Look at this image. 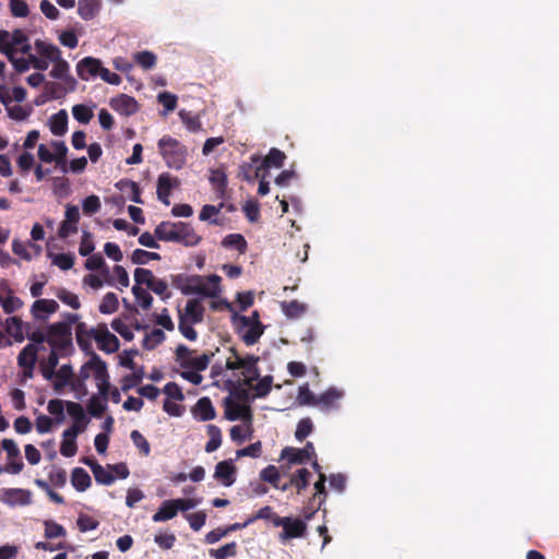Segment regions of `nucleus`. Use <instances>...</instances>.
<instances>
[{"instance_id":"f257e3e1","label":"nucleus","mask_w":559,"mask_h":559,"mask_svg":"<svg viewBox=\"0 0 559 559\" xmlns=\"http://www.w3.org/2000/svg\"><path fill=\"white\" fill-rule=\"evenodd\" d=\"M171 285L183 295L198 294L204 297H216L221 292V276L216 274L206 277L201 275L174 274L170 275Z\"/></svg>"},{"instance_id":"f03ea898","label":"nucleus","mask_w":559,"mask_h":559,"mask_svg":"<svg viewBox=\"0 0 559 559\" xmlns=\"http://www.w3.org/2000/svg\"><path fill=\"white\" fill-rule=\"evenodd\" d=\"M157 147L167 167L178 170L185 166L188 148L180 141L167 134L158 140Z\"/></svg>"},{"instance_id":"7ed1b4c3","label":"nucleus","mask_w":559,"mask_h":559,"mask_svg":"<svg viewBox=\"0 0 559 559\" xmlns=\"http://www.w3.org/2000/svg\"><path fill=\"white\" fill-rule=\"evenodd\" d=\"M230 321L236 334L247 346L257 344L264 333V325L252 323L247 316L235 312L231 314Z\"/></svg>"},{"instance_id":"20e7f679","label":"nucleus","mask_w":559,"mask_h":559,"mask_svg":"<svg viewBox=\"0 0 559 559\" xmlns=\"http://www.w3.org/2000/svg\"><path fill=\"white\" fill-rule=\"evenodd\" d=\"M195 350L190 349L188 346L180 344L175 350L176 361L182 369H193L195 371H204L207 369L214 354L203 353L201 356L193 357Z\"/></svg>"},{"instance_id":"39448f33","label":"nucleus","mask_w":559,"mask_h":559,"mask_svg":"<svg viewBox=\"0 0 559 559\" xmlns=\"http://www.w3.org/2000/svg\"><path fill=\"white\" fill-rule=\"evenodd\" d=\"M282 527L278 538L285 544L295 538H302L307 533V522L300 518L281 516L275 521V527Z\"/></svg>"},{"instance_id":"423d86ee","label":"nucleus","mask_w":559,"mask_h":559,"mask_svg":"<svg viewBox=\"0 0 559 559\" xmlns=\"http://www.w3.org/2000/svg\"><path fill=\"white\" fill-rule=\"evenodd\" d=\"M47 343L51 348L64 350L72 345V329L69 323L57 322L47 330Z\"/></svg>"},{"instance_id":"0eeeda50","label":"nucleus","mask_w":559,"mask_h":559,"mask_svg":"<svg viewBox=\"0 0 559 559\" xmlns=\"http://www.w3.org/2000/svg\"><path fill=\"white\" fill-rule=\"evenodd\" d=\"M316 456L312 442H307L302 449L286 447L282 450L281 457L286 459L290 464H305Z\"/></svg>"},{"instance_id":"6e6552de","label":"nucleus","mask_w":559,"mask_h":559,"mask_svg":"<svg viewBox=\"0 0 559 559\" xmlns=\"http://www.w3.org/2000/svg\"><path fill=\"white\" fill-rule=\"evenodd\" d=\"M109 106L121 116L130 117L140 110L136 99L127 94H119L109 100Z\"/></svg>"},{"instance_id":"1a4fd4ad","label":"nucleus","mask_w":559,"mask_h":559,"mask_svg":"<svg viewBox=\"0 0 559 559\" xmlns=\"http://www.w3.org/2000/svg\"><path fill=\"white\" fill-rule=\"evenodd\" d=\"M180 186V180L177 177H173L169 173H162L157 178V199L165 205H169V197L171 190Z\"/></svg>"},{"instance_id":"9d476101","label":"nucleus","mask_w":559,"mask_h":559,"mask_svg":"<svg viewBox=\"0 0 559 559\" xmlns=\"http://www.w3.org/2000/svg\"><path fill=\"white\" fill-rule=\"evenodd\" d=\"M53 67L49 75L56 80H60L63 84L68 85V90L75 91L78 82L70 75V66L62 57L52 62Z\"/></svg>"},{"instance_id":"9b49d317","label":"nucleus","mask_w":559,"mask_h":559,"mask_svg":"<svg viewBox=\"0 0 559 559\" xmlns=\"http://www.w3.org/2000/svg\"><path fill=\"white\" fill-rule=\"evenodd\" d=\"M95 341L98 344V348L107 354L117 352L120 346L118 337L108 331L105 323L98 325V332L95 334Z\"/></svg>"},{"instance_id":"f8f14e48","label":"nucleus","mask_w":559,"mask_h":559,"mask_svg":"<svg viewBox=\"0 0 559 559\" xmlns=\"http://www.w3.org/2000/svg\"><path fill=\"white\" fill-rule=\"evenodd\" d=\"M0 500L8 506H28L32 502L31 492L21 488H7L3 489Z\"/></svg>"},{"instance_id":"ddd939ff","label":"nucleus","mask_w":559,"mask_h":559,"mask_svg":"<svg viewBox=\"0 0 559 559\" xmlns=\"http://www.w3.org/2000/svg\"><path fill=\"white\" fill-rule=\"evenodd\" d=\"M201 240L202 237L195 233L194 228L190 224L179 222L176 238L173 242L181 243L185 247H195L201 242Z\"/></svg>"},{"instance_id":"4468645a","label":"nucleus","mask_w":559,"mask_h":559,"mask_svg":"<svg viewBox=\"0 0 559 559\" xmlns=\"http://www.w3.org/2000/svg\"><path fill=\"white\" fill-rule=\"evenodd\" d=\"M102 61L97 58L85 57L76 64V72L81 80L88 81L91 78L99 75L102 70Z\"/></svg>"},{"instance_id":"2eb2a0df","label":"nucleus","mask_w":559,"mask_h":559,"mask_svg":"<svg viewBox=\"0 0 559 559\" xmlns=\"http://www.w3.org/2000/svg\"><path fill=\"white\" fill-rule=\"evenodd\" d=\"M225 417L228 420H250L252 417L251 408L248 405L237 404L230 396L224 399Z\"/></svg>"},{"instance_id":"dca6fc26","label":"nucleus","mask_w":559,"mask_h":559,"mask_svg":"<svg viewBox=\"0 0 559 559\" xmlns=\"http://www.w3.org/2000/svg\"><path fill=\"white\" fill-rule=\"evenodd\" d=\"M214 477L224 486L229 487L236 480V466L230 460L218 462L215 466Z\"/></svg>"},{"instance_id":"f3484780","label":"nucleus","mask_w":559,"mask_h":559,"mask_svg":"<svg viewBox=\"0 0 559 559\" xmlns=\"http://www.w3.org/2000/svg\"><path fill=\"white\" fill-rule=\"evenodd\" d=\"M261 156L253 154L250 156V163H243L239 167V176L249 182L254 181L260 177L262 169L260 167Z\"/></svg>"},{"instance_id":"a211bd4d","label":"nucleus","mask_w":559,"mask_h":559,"mask_svg":"<svg viewBox=\"0 0 559 559\" xmlns=\"http://www.w3.org/2000/svg\"><path fill=\"white\" fill-rule=\"evenodd\" d=\"M59 309V305L53 299H37L31 308L33 317L37 320H46V314L55 313Z\"/></svg>"},{"instance_id":"6ab92c4d","label":"nucleus","mask_w":559,"mask_h":559,"mask_svg":"<svg viewBox=\"0 0 559 559\" xmlns=\"http://www.w3.org/2000/svg\"><path fill=\"white\" fill-rule=\"evenodd\" d=\"M193 416L201 421H209L216 417L215 408L210 397L204 396L199 399L194 408L192 409Z\"/></svg>"},{"instance_id":"aec40b11","label":"nucleus","mask_w":559,"mask_h":559,"mask_svg":"<svg viewBox=\"0 0 559 559\" xmlns=\"http://www.w3.org/2000/svg\"><path fill=\"white\" fill-rule=\"evenodd\" d=\"M260 358L254 355H247L245 366L242 368L243 374V384L247 386H252V382L257 381L260 378V370L258 368V362Z\"/></svg>"},{"instance_id":"412c9836","label":"nucleus","mask_w":559,"mask_h":559,"mask_svg":"<svg viewBox=\"0 0 559 559\" xmlns=\"http://www.w3.org/2000/svg\"><path fill=\"white\" fill-rule=\"evenodd\" d=\"M98 332V326L96 329H87L86 323L79 322L75 326V336L78 345L82 350H90L92 347L91 338L95 340V334Z\"/></svg>"},{"instance_id":"4be33fe9","label":"nucleus","mask_w":559,"mask_h":559,"mask_svg":"<svg viewBox=\"0 0 559 559\" xmlns=\"http://www.w3.org/2000/svg\"><path fill=\"white\" fill-rule=\"evenodd\" d=\"M116 188L124 193L128 199L138 204H143L140 186L130 179L123 178L116 182Z\"/></svg>"},{"instance_id":"5701e85b","label":"nucleus","mask_w":559,"mask_h":559,"mask_svg":"<svg viewBox=\"0 0 559 559\" xmlns=\"http://www.w3.org/2000/svg\"><path fill=\"white\" fill-rule=\"evenodd\" d=\"M86 367H90L91 370L94 371V379L96 383L109 379L106 362L102 360V358L95 352H91V358L86 362Z\"/></svg>"},{"instance_id":"b1692460","label":"nucleus","mask_w":559,"mask_h":559,"mask_svg":"<svg viewBox=\"0 0 559 559\" xmlns=\"http://www.w3.org/2000/svg\"><path fill=\"white\" fill-rule=\"evenodd\" d=\"M286 159V154L275 147H272L267 155L260 162V167L262 171L267 173V169L275 167L281 168L284 165V162Z\"/></svg>"},{"instance_id":"393cba45","label":"nucleus","mask_w":559,"mask_h":559,"mask_svg":"<svg viewBox=\"0 0 559 559\" xmlns=\"http://www.w3.org/2000/svg\"><path fill=\"white\" fill-rule=\"evenodd\" d=\"M204 308L199 299H190L185 307V313L180 318H187L190 323H200L203 321Z\"/></svg>"},{"instance_id":"a878e982","label":"nucleus","mask_w":559,"mask_h":559,"mask_svg":"<svg viewBox=\"0 0 559 559\" xmlns=\"http://www.w3.org/2000/svg\"><path fill=\"white\" fill-rule=\"evenodd\" d=\"M49 128L53 135L61 136L68 131V112L60 109L49 119Z\"/></svg>"},{"instance_id":"bb28decb","label":"nucleus","mask_w":559,"mask_h":559,"mask_svg":"<svg viewBox=\"0 0 559 559\" xmlns=\"http://www.w3.org/2000/svg\"><path fill=\"white\" fill-rule=\"evenodd\" d=\"M178 513L176 503L174 499L165 500L162 502L157 512H155L152 516L154 522H166L174 519Z\"/></svg>"},{"instance_id":"cd10ccee","label":"nucleus","mask_w":559,"mask_h":559,"mask_svg":"<svg viewBox=\"0 0 559 559\" xmlns=\"http://www.w3.org/2000/svg\"><path fill=\"white\" fill-rule=\"evenodd\" d=\"M58 350L59 349L51 348L47 359L41 360L39 364L40 372L46 380L50 381L55 377L56 367L59 362Z\"/></svg>"},{"instance_id":"c85d7f7f","label":"nucleus","mask_w":559,"mask_h":559,"mask_svg":"<svg viewBox=\"0 0 559 559\" xmlns=\"http://www.w3.org/2000/svg\"><path fill=\"white\" fill-rule=\"evenodd\" d=\"M99 10V0H79L78 2V14L85 21L94 19Z\"/></svg>"},{"instance_id":"c756f323","label":"nucleus","mask_w":559,"mask_h":559,"mask_svg":"<svg viewBox=\"0 0 559 559\" xmlns=\"http://www.w3.org/2000/svg\"><path fill=\"white\" fill-rule=\"evenodd\" d=\"M35 49L39 56H41L48 61V63L53 62L60 57H62L61 50L57 46L48 44L41 39H37L35 41Z\"/></svg>"},{"instance_id":"7c9ffc66","label":"nucleus","mask_w":559,"mask_h":559,"mask_svg":"<svg viewBox=\"0 0 559 559\" xmlns=\"http://www.w3.org/2000/svg\"><path fill=\"white\" fill-rule=\"evenodd\" d=\"M71 484L78 491H85L92 485L88 473L82 467H75L71 473Z\"/></svg>"},{"instance_id":"2f4dec72","label":"nucleus","mask_w":559,"mask_h":559,"mask_svg":"<svg viewBox=\"0 0 559 559\" xmlns=\"http://www.w3.org/2000/svg\"><path fill=\"white\" fill-rule=\"evenodd\" d=\"M179 226V222H162L154 230V235L158 240L171 241L176 238V231Z\"/></svg>"},{"instance_id":"473e14b6","label":"nucleus","mask_w":559,"mask_h":559,"mask_svg":"<svg viewBox=\"0 0 559 559\" xmlns=\"http://www.w3.org/2000/svg\"><path fill=\"white\" fill-rule=\"evenodd\" d=\"M39 349L40 347L35 344H27L17 355V365L20 367L35 366Z\"/></svg>"},{"instance_id":"72a5a7b5","label":"nucleus","mask_w":559,"mask_h":559,"mask_svg":"<svg viewBox=\"0 0 559 559\" xmlns=\"http://www.w3.org/2000/svg\"><path fill=\"white\" fill-rule=\"evenodd\" d=\"M73 369L69 364L62 365L58 371L55 372L56 381L53 388L57 392L61 391L73 379Z\"/></svg>"},{"instance_id":"f704fd0d","label":"nucleus","mask_w":559,"mask_h":559,"mask_svg":"<svg viewBox=\"0 0 559 559\" xmlns=\"http://www.w3.org/2000/svg\"><path fill=\"white\" fill-rule=\"evenodd\" d=\"M281 308L284 314L289 319H298L307 310V306L298 300L282 301Z\"/></svg>"},{"instance_id":"c9c22d12","label":"nucleus","mask_w":559,"mask_h":559,"mask_svg":"<svg viewBox=\"0 0 559 559\" xmlns=\"http://www.w3.org/2000/svg\"><path fill=\"white\" fill-rule=\"evenodd\" d=\"M69 92L71 91L68 90V85L63 83L48 81L44 84V95L48 99H60Z\"/></svg>"},{"instance_id":"e433bc0d","label":"nucleus","mask_w":559,"mask_h":559,"mask_svg":"<svg viewBox=\"0 0 559 559\" xmlns=\"http://www.w3.org/2000/svg\"><path fill=\"white\" fill-rule=\"evenodd\" d=\"M23 321L19 317H10L5 321V332L12 336L15 342H23Z\"/></svg>"},{"instance_id":"4c0bfd02","label":"nucleus","mask_w":559,"mask_h":559,"mask_svg":"<svg viewBox=\"0 0 559 559\" xmlns=\"http://www.w3.org/2000/svg\"><path fill=\"white\" fill-rule=\"evenodd\" d=\"M206 432L210 440L205 444V451L212 453L216 451L222 444V431L216 425H207Z\"/></svg>"},{"instance_id":"58836bf2","label":"nucleus","mask_w":559,"mask_h":559,"mask_svg":"<svg viewBox=\"0 0 559 559\" xmlns=\"http://www.w3.org/2000/svg\"><path fill=\"white\" fill-rule=\"evenodd\" d=\"M243 385H245L243 381L241 382L240 380H238V381L228 380L225 383L226 389L230 393V397L233 396L236 400L245 403V402L249 401V393H248L247 389L243 388Z\"/></svg>"},{"instance_id":"ea45409f","label":"nucleus","mask_w":559,"mask_h":559,"mask_svg":"<svg viewBox=\"0 0 559 559\" xmlns=\"http://www.w3.org/2000/svg\"><path fill=\"white\" fill-rule=\"evenodd\" d=\"M311 473L307 468H299L289 479V485H294L297 492L300 493L309 485Z\"/></svg>"},{"instance_id":"a19ab883","label":"nucleus","mask_w":559,"mask_h":559,"mask_svg":"<svg viewBox=\"0 0 559 559\" xmlns=\"http://www.w3.org/2000/svg\"><path fill=\"white\" fill-rule=\"evenodd\" d=\"M106 408L107 400H104L103 396L96 394L91 396L87 404V411L93 417L100 418L104 415Z\"/></svg>"},{"instance_id":"79ce46f5","label":"nucleus","mask_w":559,"mask_h":559,"mask_svg":"<svg viewBox=\"0 0 559 559\" xmlns=\"http://www.w3.org/2000/svg\"><path fill=\"white\" fill-rule=\"evenodd\" d=\"M165 338L166 335L160 329H153L151 333L144 336L142 346L147 350H152L162 344Z\"/></svg>"},{"instance_id":"37998d69","label":"nucleus","mask_w":559,"mask_h":559,"mask_svg":"<svg viewBox=\"0 0 559 559\" xmlns=\"http://www.w3.org/2000/svg\"><path fill=\"white\" fill-rule=\"evenodd\" d=\"M222 246L225 248H235L240 253H245L247 249V241L240 234H229L223 238Z\"/></svg>"},{"instance_id":"c03bdc74","label":"nucleus","mask_w":559,"mask_h":559,"mask_svg":"<svg viewBox=\"0 0 559 559\" xmlns=\"http://www.w3.org/2000/svg\"><path fill=\"white\" fill-rule=\"evenodd\" d=\"M66 407L69 416L73 418L75 423H82V426L87 425V419L84 413V408L81 404L72 401L66 402Z\"/></svg>"},{"instance_id":"a18cd8bd","label":"nucleus","mask_w":559,"mask_h":559,"mask_svg":"<svg viewBox=\"0 0 559 559\" xmlns=\"http://www.w3.org/2000/svg\"><path fill=\"white\" fill-rule=\"evenodd\" d=\"M162 259L159 253L150 252L143 249H135L131 254V262L133 264H147L151 260L159 261Z\"/></svg>"},{"instance_id":"49530a36","label":"nucleus","mask_w":559,"mask_h":559,"mask_svg":"<svg viewBox=\"0 0 559 559\" xmlns=\"http://www.w3.org/2000/svg\"><path fill=\"white\" fill-rule=\"evenodd\" d=\"M210 181L213 185L215 191L219 197L225 194V190L227 188V176L221 169H215L212 171V176L210 177Z\"/></svg>"},{"instance_id":"de8ad7c7","label":"nucleus","mask_w":559,"mask_h":559,"mask_svg":"<svg viewBox=\"0 0 559 559\" xmlns=\"http://www.w3.org/2000/svg\"><path fill=\"white\" fill-rule=\"evenodd\" d=\"M296 402L300 406L317 405V397L309 389L308 383L299 386Z\"/></svg>"},{"instance_id":"09e8293b","label":"nucleus","mask_w":559,"mask_h":559,"mask_svg":"<svg viewBox=\"0 0 559 559\" xmlns=\"http://www.w3.org/2000/svg\"><path fill=\"white\" fill-rule=\"evenodd\" d=\"M179 117L186 128L191 132H199L202 129V123L198 115L190 111L181 110Z\"/></svg>"},{"instance_id":"8fccbe9b","label":"nucleus","mask_w":559,"mask_h":559,"mask_svg":"<svg viewBox=\"0 0 559 559\" xmlns=\"http://www.w3.org/2000/svg\"><path fill=\"white\" fill-rule=\"evenodd\" d=\"M237 544L235 542L228 543L217 549H210V556L214 559H227L237 555Z\"/></svg>"},{"instance_id":"3c124183","label":"nucleus","mask_w":559,"mask_h":559,"mask_svg":"<svg viewBox=\"0 0 559 559\" xmlns=\"http://www.w3.org/2000/svg\"><path fill=\"white\" fill-rule=\"evenodd\" d=\"M119 301L115 293H107L99 305V311L104 314H110L118 310Z\"/></svg>"},{"instance_id":"603ef678","label":"nucleus","mask_w":559,"mask_h":559,"mask_svg":"<svg viewBox=\"0 0 559 559\" xmlns=\"http://www.w3.org/2000/svg\"><path fill=\"white\" fill-rule=\"evenodd\" d=\"M257 381V384H252L250 388L254 390L257 397H265L271 392L273 377L265 376L263 378H259Z\"/></svg>"},{"instance_id":"864d4df0","label":"nucleus","mask_w":559,"mask_h":559,"mask_svg":"<svg viewBox=\"0 0 559 559\" xmlns=\"http://www.w3.org/2000/svg\"><path fill=\"white\" fill-rule=\"evenodd\" d=\"M72 115L74 119L80 123H88L93 118L92 109L83 104H78L72 107Z\"/></svg>"},{"instance_id":"5fc2aeb1","label":"nucleus","mask_w":559,"mask_h":559,"mask_svg":"<svg viewBox=\"0 0 559 559\" xmlns=\"http://www.w3.org/2000/svg\"><path fill=\"white\" fill-rule=\"evenodd\" d=\"M260 478L263 481L271 484L274 488H278L281 475L276 466L267 465L260 472Z\"/></svg>"},{"instance_id":"6e6d98bb","label":"nucleus","mask_w":559,"mask_h":559,"mask_svg":"<svg viewBox=\"0 0 559 559\" xmlns=\"http://www.w3.org/2000/svg\"><path fill=\"white\" fill-rule=\"evenodd\" d=\"M132 294L134 295L136 301H139L142 309L148 310L152 307L153 297L144 288H142L138 285H134L132 287Z\"/></svg>"},{"instance_id":"4d7b16f0","label":"nucleus","mask_w":559,"mask_h":559,"mask_svg":"<svg viewBox=\"0 0 559 559\" xmlns=\"http://www.w3.org/2000/svg\"><path fill=\"white\" fill-rule=\"evenodd\" d=\"M155 278L156 277L154 276L153 272L148 269L136 267L134 271V282L135 285L140 287L141 285H146V287L148 288L153 284Z\"/></svg>"},{"instance_id":"13d9d810","label":"nucleus","mask_w":559,"mask_h":559,"mask_svg":"<svg viewBox=\"0 0 559 559\" xmlns=\"http://www.w3.org/2000/svg\"><path fill=\"white\" fill-rule=\"evenodd\" d=\"M134 60L144 70H150L156 64V56L148 50L136 52L134 55Z\"/></svg>"},{"instance_id":"bf43d9fd","label":"nucleus","mask_w":559,"mask_h":559,"mask_svg":"<svg viewBox=\"0 0 559 559\" xmlns=\"http://www.w3.org/2000/svg\"><path fill=\"white\" fill-rule=\"evenodd\" d=\"M56 296L66 305L71 307L72 309L78 310L81 307V302L79 297L73 294L72 292H69L66 288H59L56 293Z\"/></svg>"},{"instance_id":"052dcab7","label":"nucleus","mask_w":559,"mask_h":559,"mask_svg":"<svg viewBox=\"0 0 559 559\" xmlns=\"http://www.w3.org/2000/svg\"><path fill=\"white\" fill-rule=\"evenodd\" d=\"M95 468L96 469L93 472V475L98 484L109 486L115 481L116 477L111 473V469L106 468L102 465L96 466Z\"/></svg>"},{"instance_id":"680f3d73","label":"nucleus","mask_w":559,"mask_h":559,"mask_svg":"<svg viewBox=\"0 0 559 559\" xmlns=\"http://www.w3.org/2000/svg\"><path fill=\"white\" fill-rule=\"evenodd\" d=\"M130 438H131L133 444L139 449V451L144 456L150 455V453H151L150 443L139 430H133L130 435Z\"/></svg>"},{"instance_id":"e2e57ef3","label":"nucleus","mask_w":559,"mask_h":559,"mask_svg":"<svg viewBox=\"0 0 559 559\" xmlns=\"http://www.w3.org/2000/svg\"><path fill=\"white\" fill-rule=\"evenodd\" d=\"M66 534L67 532L62 525L50 520L45 522V537L47 539L63 537Z\"/></svg>"},{"instance_id":"0e129e2a","label":"nucleus","mask_w":559,"mask_h":559,"mask_svg":"<svg viewBox=\"0 0 559 559\" xmlns=\"http://www.w3.org/2000/svg\"><path fill=\"white\" fill-rule=\"evenodd\" d=\"M277 518H281V516L273 511V508L270 506H265V507L261 508L257 513L249 516V522L253 523L257 520H269L275 526V521Z\"/></svg>"},{"instance_id":"69168bd1","label":"nucleus","mask_w":559,"mask_h":559,"mask_svg":"<svg viewBox=\"0 0 559 559\" xmlns=\"http://www.w3.org/2000/svg\"><path fill=\"white\" fill-rule=\"evenodd\" d=\"M313 430V425L310 418H302L299 420L296 431L295 438L299 441L306 439Z\"/></svg>"},{"instance_id":"338daca9","label":"nucleus","mask_w":559,"mask_h":559,"mask_svg":"<svg viewBox=\"0 0 559 559\" xmlns=\"http://www.w3.org/2000/svg\"><path fill=\"white\" fill-rule=\"evenodd\" d=\"M340 397H341V393L336 389L330 388L324 393H322L319 397H317V405L330 407Z\"/></svg>"},{"instance_id":"774afa93","label":"nucleus","mask_w":559,"mask_h":559,"mask_svg":"<svg viewBox=\"0 0 559 559\" xmlns=\"http://www.w3.org/2000/svg\"><path fill=\"white\" fill-rule=\"evenodd\" d=\"M186 519L188 520L190 527L194 532H198L204 526L206 522V513L204 511H198L187 514Z\"/></svg>"}]
</instances>
